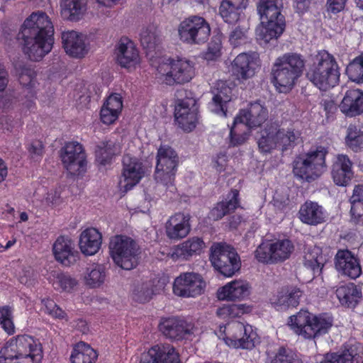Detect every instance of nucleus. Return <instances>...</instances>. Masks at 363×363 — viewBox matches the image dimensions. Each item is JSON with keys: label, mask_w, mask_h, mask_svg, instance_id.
<instances>
[{"label": "nucleus", "mask_w": 363, "mask_h": 363, "mask_svg": "<svg viewBox=\"0 0 363 363\" xmlns=\"http://www.w3.org/2000/svg\"><path fill=\"white\" fill-rule=\"evenodd\" d=\"M327 154V149L319 146L314 150L299 155L294 161V175L307 182L316 179L325 170Z\"/></svg>", "instance_id": "9"}, {"label": "nucleus", "mask_w": 363, "mask_h": 363, "mask_svg": "<svg viewBox=\"0 0 363 363\" xmlns=\"http://www.w3.org/2000/svg\"><path fill=\"white\" fill-rule=\"evenodd\" d=\"M248 28L244 26L235 27L230 33L229 42L233 47H238L246 43Z\"/></svg>", "instance_id": "55"}, {"label": "nucleus", "mask_w": 363, "mask_h": 363, "mask_svg": "<svg viewBox=\"0 0 363 363\" xmlns=\"http://www.w3.org/2000/svg\"><path fill=\"white\" fill-rule=\"evenodd\" d=\"M62 43L66 53L73 57H82L88 52L84 35L77 31L67 30L62 32Z\"/></svg>", "instance_id": "23"}, {"label": "nucleus", "mask_w": 363, "mask_h": 363, "mask_svg": "<svg viewBox=\"0 0 363 363\" xmlns=\"http://www.w3.org/2000/svg\"><path fill=\"white\" fill-rule=\"evenodd\" d=\"M229 329L232 333L230 340L235 347L250 350L258 342L257 335L251 325L236 322L229 325Z\"/></svg>", "instance_id": "21"}, {"label": "nucleus", "mask_w": 363, "mask_h": 363, "mask_svg": "<svg viewBox=\"0 0 363 363\" xmlns=\"http://www.w3.org/2000/svg\"><path fill=\"white\" fill-rule=\"evenodd\" d=\"M198 107L196 101L192 97L178 99L174 109L175 121L179 128L185 131H191L197 122Z\"/></svg>", "instance_id": "15"}, {"label": "nucleus", "mask_w": 363, "mask_h": 363, "mask_svg": "<svg viewBox=\"0 0 363 363\" xmlns=\"http://www.w3.org/2000/svg\"><path fill=\"white\" fill-rule=\"evenodd\" d=\"M335 293L340 303L348 308H354L361 298L360 290L353 283L340 286Z\"/></svg>", "instance_id": "39"}, {"label": "nucleus", "mask_w": 363, "mask_h": 363, "mask_svg": "<svg viewBox=\"0 0 363 363\" xmlns=\"http://www.w3.org/2000/svg\"><path fill=\"white\" fill-rule=\"evenodd\" d=\"M304 266L311 269L314 276L321 273L323 267V258L321 255V250L319 247H313L309 249L304 256Z\"/></svg>", "instance_id": "45"}, {"label": "nucleus", "mask_w": 363, "mask_h": 363, "mask_svg": "<svg viewBox=\"0 0 363 363\" xmlns=\"http://www.w3.org/2000/svg\"><path fill=\"white\" fill-rule=\"evenodd\" d=\"M213 93V96L208 104L209 108L217 114L226 116V104L231 101L232 89L223 82H219Z\"/></svg>", "instance_id": "28"}, {"label": "nucleus", "mask_w": 363, "mask_h": 363, "mask_svg": "<svg viewBox=\"0 0 363 363\" xmlns=\"http://www.w3.org/2000/svg\"><path fill=\"white\" fill-rule=\"evenodd\" d=\"M350 201L351 221L357 224L363 215V185L355 186Z\"/></svg>", "instance_id": "44"}, {"label": "nucleus", "mask_w": 363, "mask_h": 363, "mask_svg": "<svg viewBox=\"0 0 363 363\" xmlns=\"http://www.w3.org/2000/svg\"><path fill=\"white\" fill-rule=\"evenodd\" d=\"M268 110L259 101L250 103L246 110L240 111L234 119V124L242 123L250 128H257L266 121Z\"/></svg>", "instance_id": "19"}, {"label": "nucleus", "mask_w": 363, "mask_h": 363, "mask_svg": "<svg viewBox=\"0 0 363 363\" xmlns=\"http://www.w3.org/2000/svg\"><path fill=\"white\" fill-rule=\"evenodd\" d=\"M221 43L218 38L212 39L208 43L207 50L203 53L206 60H214L220 55Z\"/></svg>", "instance_id": "58"}, {"label": "nucleus", "mask_w": 363, "mask_h": 363, "mask_svg": "<svg viewBox=\"0 0 363 363\" xmlns=\"http://www.w3.org/2000/svg\"><path fill=\"white\" fill-rule=\"evenodd\" d=\"M40 344L26 335L11 339L0 350V363H39Z\"/></svg>", "instance_id": "5"}, {"label": "nucleus", "mask_w": 363, "mask_h": 363, "mask_svg": "<svg viewBox=\"0 0 363 363\" xmlns=\"http://www.w3.org/2000/svg\"><path fill=\"white\" fill-rule=\"evenodd\" d=\"M159 347L158 359L161 363H179V354L173 346L169 344L157 345Z\"/></svg>", "instance_id": "50"}, {"label": "nucleus", "mask_w": 363, "mask_h": 363, "mask_svg": "<svg viewBox=\"0 0 363 363\" xmlns=\"http://www.w3.org/2000/svg\"><path fill=\"white\" fill-rule=\"evenodd\" d=\"M55 260L65 267L74 264L79 258L74 242L68 236H59L52 245Z\"/></svg>", "instance_id": "17"}, {"label": "nucleus", "mask_w": 363, "mask_h": 363, "mask_svg": "<svg viewBox=\"0 0 363 363\" xmlns=\"http://www.w3.org/2000/svg\"><path fill=\"white\" fill-rule=\"evenodd\" d=\"M288 325L296 335L313 339L328 332L333 318L325 314L315 315L307 310H301L289 318Z\"/></svg>", "instance_id": "6"}, {"label": "nucleus", "mask_w": 363, "mask_h": 363, "mask_svg": "<svg viewBox=\"0 0 363 363\" xmlns=\"http://www.w3.org/2000/svg\"><path fill=\"white\" fill-rule=\"evenodd\" d=\"M276 133V123H267L261 131L260 137L257 139L258 147L261 152L269 153L274 149L278 148Z\"/></svg>", "instance_id": "40"}, {"label": "nucleus", "mask_w": 363, "mask_h": 363, "mask_svg": "<svg viewBox=\"0 0 363 363\" xmlns=\"http://www.w3.org/2000/svg\"><path fill=\"white\" fill-rule=\"evenodd\" d=\"M121 150V145L116 140L101 141L96 146V159L101 164L106 165L110 163L113 156L120 154Z\"/></svg>", "instance_id": "36"}, {"label": "nucleus", "mask_w": 363, "mask_h": 363, "mask_svg": "<svg viewBox=\"0 0 363 363\" xmlns=\"http://www.w3.org/2000/svg\"><path fill=\"white\" fill-rule=\"evenodd\" d=\"M259 66V55L257 52L239 54L232 63V72L239 79H247L253 77Z\"/></svg>", "instance_id": "20"}, {"label": "nucleus", "mask_w": 363, "mask_h": 363, "mask_svg": "<svg viewBox=\"0 0 363 363\" xmlns=\"http://www.w3.org/2000/svg\"><path fill=\"white\" fill-rule=\"evenodd\" d=\"M271 243L264 242L255 251V257L259 262L272 264V255H271Z\"/></svg>", "instance_id": "56"}, {"label": "nucleus", "mask_w": 363, "mask_h": 363, "mask_svg": "<svg viewBox=\"0 0 363 363\" xmlns=\"http://www.w3.org/2000/svg\"><path fill=\"white\" fill-rule=\"evenodd\" d=\"M205 286V281L199 274L185 272L174 279L173 291L180 297H196L204 291Z\"/></svg>", "instance_id": "13"}, {"label": "nucleus", "mask_w": 363, "mask_h": 363, "mask_svg": "<svg viewBox=\"0 0 363 363\" xmlns=\"http://www.w3.org/2000/svg\"><path fill=\"white\" fill-rule=\"evenodd\" d=\"M30 157L34 160H38L43 154V145L40 140H34L28 147Z\"/></svg>", "instance_id": "62"}, {"label": "nucleus", "mask_w": 363, "mask_h": 363, "mask_svg": "<svg viewBox=\"0 0 363 363\" xmlns=\"http://www.w3.org/2000/svg\"><path fill=\"white\" fill-rule=\"evenodd\" d=\"M334 261L336 270L342 276L356 279L362 274L359 258L349 250H339Z\"/></svg>", "instance_id": "16"}, {"label": "nucleus", "mask_w": 363, "mask_h": 363, "mask_svg": "<svg viewBox=\"0 0 363 363\" xmlns=\"http://www.w3.org/2000/svg\"><path fill=\"white\" fill-rule=\"evenodd\" d=\"M123 177L125 191L130 190L145 175L143 163L137 157L126 155L123 157Z\"/></svg>", "instance_id": "22"}, {"label": "nucleus", "mask_w": 363, "mask_h": 363, "mask_svg": "<svg viewBox=\"0 0 363 363\" xmlns=\"http://www.w3.org/2000/svg\"><path fill=\"white\" fill-rule=\"evenodd\" d=\"M294 248L293 243L288 239L279 240L271 243L272 262H281L289 259Z\"/></svg>", "instance_id": "43"}, {"label": "nucleus", "mask_w": 363, "mask_h": 363, "mask_svg": "<svg viewBox=\"0 0 363 363\" xmlns=\"http://www.w3.org/2000/svg\"><path fill=\"white\" fill-rule=\"evenodd\" d=\"M0 325L2 328L9 335H11L15 331V327L13 322V309L9 306L0 307Z\"/></svg>", "instance_id": "51"}, {"label": "nucleus", "mask_w": 363, "mask_h": 363, "mask_svg": "<svg viewBox=\"0 0 363 363\" xmlns=\"http://www.w3.org/2000/svg\"><path fill=\"white\" fill-rule=\"evenodd\" d=\"M158 350L157 345L153 346L147 353L142 355L140 363H161L158 359Z\"/></svg>", "instance_id": "63"}, {"label": "nucleus", "mask_w": 363, "mask_h": 363, "mask_svg": "<svg viewBox=\"0 0 363 363\" xmlns=\"http://www.w3.org/2000/svg\"><path fill=\"white\" fill-rule=\"evenodd\" d=\"M250 288L249 283L246 281L234 280L220 288L218 290L217 296L220 300H242L250 295Z\"/></svg>", "instance_id": "26"}, {"label": "nucleus", "mask_w": 363, "mask_h": 363, "mask_svg": "<svg viewBox=\"0 0 363 363\" xmlns=\"http://www.w3.org/2000/svg\"><path fill=\"white\" fill-rule=\"evenodd\" d=\"M320 363H353L342 351L340 354H327Z\"/></svg>", "instance_id": "60"}, {"label": "nucleus", "mask_w": 363, "mask_h": 363, "mask_svg": "<svg viewBox=\"0 0 363 363\" xmlns=\"http://www.w3.org/2000/svg\"><path fill=\"white\" fill-rule=\"evenodd\" d=\"M276 130L278 148L282 152L295 147L301 138L300 131L294 128H280L279 124L276 123Z\"/></svg>", "instance_id": "37"}, {"label": "nucleus", "mask_w": 363, "mask_h": 363, "mask_svg": "<svg viewBox=\"0 0 363 363\" xmlns=\"http://www.w3.org/2000/svg\"><path fill=\"white\" fill-rule=\"evenodd\" d=\"M339 107L347 116L353 117L362 113L363 92L359 89L347 91Z\"/></svg>", "instance_id": "29"}, {"label": "nucleus", "mask_w": 363, "mask_h": 363, "mask_svg": "<svg viewBox=\"0 0 363 363\" xmlns=\"http://www.w3.org/2000/svg\"><path fill=\"white\" fill-rule=\"evenodd\" d=\"M45 307V312L52 318L59 319H65L68 320L67 313L60 308L53 300L46 298L41 301Z\"/></svg>", "instance_id": "52"}, {"label": "nucleus", "mask_w": 363, "mask_h": 363, "mask_svg": "<svg viewBox=\"0 0 363 363\" xmlns=\"http://www.w3.org/2000/svg\"><path fill=\"white\" fill-rule=\"evenodd\" d=\"M239 191L232 189L222 201L216 203L209 213V218L218 220L234 211L239 206Z\"/></svg>", "instance_id": "32"}, {"label": "nucleus", "mask_w": 363, "mask_h": 363, "mask_svg": "<svg viewBox=\"0 0 363 363\" xmlns=\"http://www.w3.org/2000/svg\"><path fill=\"white\" fill-rule=\"evenodd\" d=\"M345 145L355 152L363 150V124L358 121L348 125Z\"/></svg>", "instance_id": "41"}, {"label": "nucleus", "mask_w": 363, "mask_h": 363, "mask_svg": "<svg viewBox=\"0 0 363 363\" xmlns=\"http://www.w3.org/2000/svg\"><path fill=\"white\" fill-rule=\"evenodd\" d=\"M109 250L113 262L121 269L130 270L138 266L140 249L131 238L123 235L113 237L110 240Z\"/></svg>", "instance_id": "8"}, {"label": "nucleus", "mask_w": 363, "mask_h": 363, "mask_svg": "<svg viewBox=\"0 0 363 363\" xmlns=\"http://www.w3.org/2000/svg\"><path fill=\"white\" fill-rule=\"evenodd\" d=\"M61 160L65 168L72 175L79 174L86 164V155L82 145L69 142L61 149Z\"/></svg>", "instance_id": "14"}, {"label": "nucleus", "mask_w": 363, "mask_h": 363, "mask_svg": "<svg viewBox=\"0 0 363 363\" xmlns=\"http://www.w3.org/2000/svg\"><path fill=\"white\" fill-rule=\"evenodd\" d=\"M152 284L143 282L135 285L133 291V298L138 303H144L152 298Z\"/></svg>", "instance_id": "49"}, {"label": "nucleus", "mask_w": 363, "mask_h": 363, "mask_svg": "<svg viewBox=\"0 0 363 363\" xmlns=\"http://www.w3.org/2000/svg\"><path fill=\"white\" fill-rule=\"evenodd\" d=\"M305 67L303 56L288 52L276 59L272 68V81L280 92H286L295 85Z\"/></svg>", "instance_id": "3"}, {"label": "nucleus", "mask_w": 363, "mask_h": 363, "mask_svg": "<svg viewBox=\"0 0 363 363\" xmlns=\"http://www.w3.org/2000/svg\"><path fill=\"white\" fill-rule=\"evenodd\" d=\"M190 216L183 213H177L172 216L166 223L167 236L171 240H180L185 238L191 230Z\"/></svg>", "instance_id": "25"}, {"label": "nucleus", "mask_w": 363, "mask_h": 363, "mask_svg": "<svg viewBox=\"0 0 363 363\" xmlns=\"http://www.w3.org/2000/svg\"><path fill=\"white\" fill-rule=\"evenodd\" d=\"M178 33L182 42L189 45H199L208 40L211 28L203 17L191 16L180 23Z\"/></svg>", "instance_id": "11"}, {"label": "nucleus", "mask_w": 363, "mask_h": 363, "mask_svg": "<svg viewBox=\"0 0 363 363\" xmlns=\"http://www.w3.org/2000/svg\"><path fill=\"white\" fill-rule=\"evenodd\" d=\"M19 82L23 86L32 87L34 85V73L32 70L26 69L22 71L18 78Z\"/></svg>", "instance_id": "64"}, {"label": "nucleus", "mask_w": 363, "mask_h": 363, "mask_svg": "<svg viewBox=\"0 0 363 363\" xmlns=\"http://www.w3.org/2000/svg\"><path fill=\"white\" fill-rule=\"evenodd\" d=\"M54 27L42 11L32 13L21 25L16 39L29 59L39 61L49 53L54 44Z\"/></svg>", "instance_id": "1"}, {"label": "nucleus", "mask_w": 363, "mask_h": 363, "mask_svg": "<svg viewBox=\"0 0 363 363\" xmlns=\"http://www.w3.org/2000/svg\"><path fill=\"white\" fill-rule=\"evenodd\" d=\"M55 278L56 281L54 284L64 291H71L78 284L77 280L68 274L57 273Z\"/></svg>", "instance_id": "54"}, {"label": "nucleus", "mask_w": 363, "mask_h": 363, "mask_svg": "<svg viewBox=\"0 0 363 363\" xmlns=\"http://www.w3.org/2000/svg\"><path fill=\"white\" fill-rule=\"evenodd\" d=\"M98 354L96 352L84 342H79L74 347L71 356V363H95Z\"/></svg>", "instance_id": "42"}, {"label": "nucleus", "mask_w": 363, "mask_h": 363, "mask_svg": "<svg viewBox=\"0 0 363 363\" xmlns=\"http://www.w3.org/2000/svg\"><path fill=\"white\" fill-rule=\"evenodd\" d=\"M331 174L335 184L338 186H345L350 182L354 173L352 162L347 155H337L332 166Z\"/></svg>", "instance_id": "24"}, {"label": "nucleus", "mask_w": 363, "mask_h": 363, "mask_svg": "<svg viewBox=\"0 0 363 363\" xmlns=\"http://www.w3.org/2000/svg\"><path fill=\"white\" fill-rule=\"evenodd\" d=\"M101 234L96 228L84 230L80 235L79 245L81 252L85 255H93L100 249L101 245Z\"/></svg>", "instance_id": "34"}, {"label": "nucleus", "mask_w": 363, "mask_h": 363, "mask_svg": "<svg viewBox=\"0 0 363 363\" xmlns=\"http://www.w3.org/2000/svg\"><path fill=\"white\" fill-rule=\"evenodd\" d=\"M86 11V0H62L61 13L66 19L78 21Z\"/></svg>", "instance_id": "38"}, {"label": "nucleus", "mask_w": 363, "mask_h": 363, "mask_svg": "<svg viewBox=\"0 0 363 363\" xmlns=\"http://www.w3.org/2000/svg\"><path fill=\"white\" fill-rule=\"evenodd\" d=\"M269 363H303L302 359L293 351L281 347L275 355L269 359Z\"/></svg>", "instance_id": "48"}, {"label": "nucleus", "mask_w": 363, "mask_h": 363, "mask_svg": "<svg viewBox=\"0 0 363 363\" xmlns=\"http://www.w3.org/2000/svg\"><path fill=\"white\" fill-rule=\"evenodd\" d=\"M156 160L153 176L157 188L174 194L177 190L174 185L175 174L179 164L177 152L168 145H161L157 150Z\"/></svg>", "instance_id": "7"}, {"label": "nucleus", "mask_w": 363, "mask_h": 363, "mask_svg": "<svg viewBox=\"0 0 363 363\" xmlns=\"http://www.w3.org/2000/svg\"><path fill=\"white\" fill-rule=\"evenodd\" d=\"M210 261L214 269L225 277L233 276L241 267L237 251L225 243H214L210 248Z\"/></svg>", "instance_id": "10"}, {"label": "nucleus", "mask_w": 363, "mask_h": 363, "mask_svg": "<svg viewBox=\"0 0 363 363\" xmlns=\"http://www.w3.org/2000/svg\"><path fill=\"white\" fill-rule=\"evenodd\" d=\"M282 0H259L257 11L262 28L257 30L258 40L267 43L279 37L285 29V18L281 14Z\"/></svg>", "instance_id": "4"}, {"label": "nucleus", "mask_w": 363, "mask_h": 363, "mask_svg": "<svg viewBox=\"0 0 363 363\" xmlns=\"http://www.w3.org/2000/svg\"><path fill=\"white\" fill-rule=\"evenodd\" d=\"M353 363H359L363 357V347L361 343H350L343 350Z\"/></svg>", "instance_id": "57"}, {"label": "nucleus", "mask_w": 363, "mask_h": 363, "mask_svg": "<svg viewBox=\"0 0 363 363\" xmlns=\"http://www.w3.org/2000/svg\"><path fill=\"white\" fill-rule=\"evenodd\" d=\"M119 113L113 111L111 108H107L105 106L101 109L100 116L101 120L104 124H111L114 123L118 118Z\"/></svg>", "instance_id": "61"}, {"label": "nucleus", "mask_w": 363, "mask_h": 363, "mask_svg": "<svg viewBox=\"0 0 363 363\" xmlns=\"http://www.w3.org/2000/svg\"><path fill=\"white\" fill-rule=\"evenodd\" d=\"M346 74L352 81L363 82V52L349 63L346 67Z\"/></svg>", "instance_id": "47"}, {"label": "nucleus", "mask_w": 363, "mask_h": 363, "mask_svg": "<svg viewBox=\"0 0 363 363\" xmlns=\"http://www.w3.org/2000/svg\"><path fill=\"white\" fill-rule=\"evenodd\" d=\"M160 73L164 77V81L168 85L189 82L194 75L193 64L187 60H170L169 64L158 68Z\"/></svg>", "instance_id": "12"}, {"label": "nucleus", "mask_w": 363, "mask_h": 363, "mask_svg": "<svg viewBox=\"0 0 363 363\" xmlns=\"http://www.w3.org/2000/svg\"><path fill=\"white\" fill-rule=\"evenodd\" d=\"M340 77V68L335 57L325 50L318 52L306 74V79L323 91L337 85Z\"/></svg>", "instance_id": "2"}, {"label": "nucleus", "mask_w": 363, "mask_h": 363, "mask_svg": "<svg viewBox=\"0 0 363 363\" xmlns=\"http://www.w3.org/2000/svg\"><path fill=\"white\" fill-rule=\"evenodd\" d=\"M116 53L117 62L123 67H133L140 62L138 49L128 38L119 41Z\"/></svg>", "instance_id": "27"}, {"label": "nucleus", "mask_w": 363, "mask_h": 363, "mask_svg": "<svg viewBox=\"0 0 363 363\" xmlns=\"http://www.w3.org/2000/svg\"><path fill=\"white\" fill-rule=\"evenodd\" d=\"M159 41V38L152 28L143 29L140 33V42L145 49L152 50L155 48Z\"/></svg>", "instance_id": "53"}, {"label": "nucleus", "mask_w": 363, "mask_h": 363, "mask_svg": "<svg viewBox=\"0 0 363 363\" xmlns=\"http://www.w3.org/2000/svg\"><path fill=\"white\" fill-rule=\"evenodd\" d=\"M302 295L303 291L300 288L294 286H286L282 287L271 301L275 307L287 308L290 306L295 307L298 306Z\"/></svg>", "instance_id": "31"}, {"label": "nucleus", "mask_w": 363, "mask_h": 363, "mask_svg": "<svg viewBox=\"0 0 363 363\" xmlns=\"http://www.w3.org/2000/svg\"><path fill=\"white\" fill-rule=\"evenodd\" d=\"M298 218L303 223L317 225L325 221L326 216L323 208L318 203L307 201L301 205Z\"/></svg>", "instance_id": "30"}, {"label": "nucleus", "mask_w": 363, "mask_h": 363, "mask_svg": "<svg viewBox=\"0 0 363 363\" xmlns=\"http://www.w3.org/2000/svg\"><path fill=\"white\" fill-rule=\"evenodd\" d=\"M248 0H222L219 13L225 22L235 23L247 6Z\"/></svg>", "instance_id": "33"}, {"label": "nucleus", "mask_w": 363, "mask_h": 363, "mask_svg": "<svg viewBox=\"0 0 363 363\" xmlns=\"http://www.w3.org/2000/svg\"><path fill=\"white\" fill-rule=\"evenodd\" d=\"M204 247L205 242L201 238L193 237L179 245L173 255L178 259L188 260L194 255H200Z\"/></svg>", "instance_id": "35"}, {"label": "nucleus", "mask_w": 363, "mask_h": 363, "mask_svg": "<svg viewBox=\"0 0 363 363\" xmlns=\"http://www.w3.org/2000/svg\"><path fill=\"white\" fill-rule=\"evenodd\" d=\"M160 331L172 340H180L191 334L193 325L178 317L163 318L159 324Z\"/></svg>", "instance_id": "18"}, {"label": "nucleus", "mask_w": 363, "mask_h": 363, "mask_svg": "<svg viewBox=\"0 0 363 363\" xmlns=\"http://www.w3.org/2000/svg\"><path fill=\"white\" fill-rule=\"evenodd\" d=\"M104 106L120 113L123 108V101L121 95L116 93L112 94L108 97Z\"/></svg>", "instance_id": "59"}, {"label": "nucleus", "mask_w": 363, "mask_h": 363, "mask_svg": "<svg viewBox=\"0 0 363 363\" xmlns=\"http://www.w3.org/2000/svg\"><path fill=\"white\" fill-rule=\"evenodd\" d=\"M106 277V267L102 264H95L87 269L84 281L90 288H97L104 283Z\"/></svg>", "instance_id": "46"}]
</instances>
